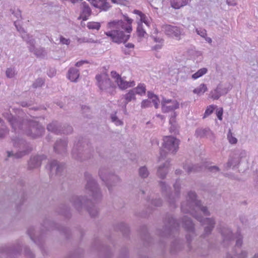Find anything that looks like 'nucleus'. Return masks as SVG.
<instances>
[{"label":"nucleus","mask_w":258,"mask_h":258,"mask_svg":"<svg viewBox=\"0 0 258 258\" xmlns=\"http://www.w3.org/2000/svg\"><path fill=\"white\" fill-rule=\"evenodd\" d=\"M116 229L120 230L123 236L127 237L130 233V229L127 225L123 222L119 223L116 227Z\"/></svg>","instance_id":"obj_39"},{"label":"nucleus","mask_w":258,"mask_h":258,"mask_svg":"<svg viewBox=\"0 0 258 258\" xmlns=\"http://www.w3.org/2000/svg\"><path fill=\"white\" fill-rule=\"evenodd\" d=\"M222 115H223V108H219L216 110V115L218 118L221 120L222 119Z\"/></svg>","instance_id":"obj_62"},{"label":"nucleus","mask_w":258,"mask_h":258,"mask_svg":"<svg viewBox=\"0 0 258 258\" xmlns=\"http://www.w3.org/2000/svg\"><path fill=\"white\" fill-rule=\"evenodd\" d=\"M181 210L183 213H189L204 227V231L201 236V238H207L211 234L216 225L215 219L214 217L204 218L199 213V212H202L205 216L211 215L208 207L203 206L202 202L197 200L195 192L192 191L188 192L186 201L181 203Z\"/></svg>","instance_id":"obj_1"},{"label":"nucleus","mask_w":258,"mask_h":258,"mask_svg":"<svg viewBox=\"0 0 258 258\" xmlns=\"http://www.w3.org/2000/svg\"><path fill=\"white\" fill-rule=\"evenodd\" d=\"M196 32H197V33L198 35H199L203 38L207 36V31L205 29H198L196 28Z\"/></svg>","instance_id":"obj_54"},{"label":"nucleus","mask_w":258,"mask_h":258,"mask_svg":"<svg viewBox=\"0 0 258 258\" xmlns=\"http://www.w3.org/2000/svg\"><path fill=\"white\" fill-rule=\"evenodd\" d=\"M208 169L211 172H217L220 171V169L217 166H211L209 167Z\"/></svg>","instance_id":"obj_64"},{"label":"nucleus","mask_w":258,"mask_h":258,"mask_svg":"<svg viewBox=\"0 0 258 258\" xmlns=\"http://www.w3.org/2000/svg\"><path fill=\"white\" fill-rule=\"evenodd\" d=\"M135 91L134 90H131L129 92L124 95V108H125L126 105L132 100L136 99Z\"/></svg>","instance_id":"obj_38"},{"label":"nucleus","mask_w":258,"mask_h":258,"mask_svg":"<svg viewBox=\"0 0 258 258\" xmlns=\"http://www.w3.org/2000/svg\"><path fill=\"white\" fill-rule=\"evenodd\" d=\"M215 108V106L213 105H210L209 107H208L205 111L203 118H205L211 114L213 112Z\"/></svg>","instance_id":"obj_53"},{"label":"nucleus","mask_w":258,"mask_h":258,"mask_svg":"<svg viewBox=\"0 0 258 258\" xmlns=\"http://www.w3.org/2000/svg\"><path fill=\"white\" fill-rule=\"evenodd\" d=\"M182 223V227L185 231L189 233L186 235V239L187 241V250L189 252H195L198 255L201 256H206L208 254L207 249L208 246L203 247L192 246L191 242L194 236H196L195 224L190 218L186 216H183L180 219Z\"/></svg>","instance_id":"obj_5"},{"label":"nucleus","mask_w":258,"mask_h":258,"mask_svg":"<svg viewBox=\"0 0 258 258\" xmlns=\"http://www.w3.org/2000/svg\"><path fill=\"white\" fill-rule=\"evenodd\" d=\"M139 175L142 178H147L149 175V172L146 166L141 167L139 169Z\"/></svg>","instance_id":"obj_42"},{"label":"nucleus","mask_w":258,"mask_h":258,"mask_svg":"<svg viewBox=\"0 0 258 258\" xmlns=\"http://www.w3.org/2000/svg\"><path fill=\"white\" fill-rule=\"evenodd\" d=\"M48 131L54 133L55 134H61V126L56 121H52L47 126Z\"/></svg>","instance_id":"obj_32"},{"label":"nucleus","mask_w":258,"mask_h":258,"mask_svg":"<svg viewBox=\"0 0 258 258\" xmlns=\"http://www.w3.org/2000/svg\"><path fill=\"white\" fill-rule=\"evenodd\" d=\"M57 212L58 214L63 216L66 218L69 219L71 217L70 208L65 204L61 205L58 208Z\"/></svg>","instance_id":"obj_31"},{"label":"nucleus","mask_w":258,"mask_h":258,"mask_svg":"<svg viewBox=\"0 0 258 258\" xmlns=\"http://www.w3.org/2000/svg\"><path fill=\"white\" fill-rule=\"evenodd\" d=\"M43 229L40 231H36L34 227H30L27 230V233L31 239L40 248L42 247V243L43 242V237L45 234L44 229H46V231H49L56 229L59 231L61 233L64 234L67 238H69L70 229L57 225L56 223L50 221L49 219H45L42 225Z\"/></svg>","instance_id":"obj_4"},{"label":"nucleus","mask_w":258,"mask_h":258,"mask_svg":"<svg viewBox=\"0 0 258 258\" xmlns=\"http://www.w3.org/2000/svg\"><path fill=\"white\" fill-rule=\"evenodd\" d=\"M182 248L183 240L179 238H175L171 245L170 252L172 253H175L181 250Z\"/></svg>","instance_id":"obj_29"},{"label":"nucleus","mask_w":258,"mask_h":258,"mask_svg":"<svg viewBox=\"0 0 258 258\" xmlns=\"http://www.w3.org/2000/svg\"><path fill=\"white\" fill-rule=\"evenodd\" d=\"M50 170V173L53 174L54 172L57 175H61L65 169V164L60 163L57 160H53L51 161L49 164L47 166Z\"/></svg>","instance_id":"obj_19"},{"label":"nucleus","mask_w":258,"mask_h":258,"mask_svg":"<svg viewBox=\"0 0 258 258\" xmlns=\"http://www.w3.org/2000/svg\"><path fill=\"white\" fill-rule=\"evenodd\" d=\"M170 2L173 8L178 9L186 6L188 3V0H170Z\"/></svg>","instance_id":"obj_37"},{"label":"nucleus","mask_w":258,"mask_h":258,"mask_svg":"<svg viewBox=\"0 0 258 258\" xmlns=\"http://www.w3.org/2000/svg\"><path fill=\"white\" fill-rule=\"evenodd\" d=\"M179 142L178 140L172 136L164 137L159 160L164 159L167 153L175 154L178 149Z\"/></svg>","instance_id":"obj_11"},{"label":"nucleus","mask_w":258,"mask_h":258,"mask_svg":"<svg viewBox=\"0 0 258 258\" xmlns=\"http://www.w3.org/2000/svg\"><path fill=\"white\" fill-rule=\"evenodd\" d=\"M111 76L112 78H114L115 80L116 83H117V81L119 80V78H121V76L115 71H112L111 72Z\"/></svg>","instance_id":"obj_59"},{"label":"nucleus","mask_w":258,"mask_h":258,"mask_svg":"<svg viewBox=\"0 0 258 258\" xmlns=\"http://www.w3.org/2000/svg\"><path fill=\"white\" fill-rule=\"evenodd\" d=\"M44 83V81L42 78H38L32 84V87L34 88L40 87Z\"/></svg>","instance_id":"obj_51"},{"label":"nucleus","mask_w":258,"mask_h":258,"mask_svg":"<svg viewBox=\"0 0 258 258\" xmlns=\"http://www.w3.org/2000/svg\"><path fill=\"white\" fill-rule=\"evenodd\" d=\"M6 75L7 77L8 78H12L14 77L16 75L15 69L13 68H8L6 71Z\"/></svg>","instance_id":"obj_49"},{"label":"nucleus","mask_w":258,"mask_h":258,"mask_svg":"<svg viewBox=\"0 0 258 258\" xmlns=\"http://www.w3.org/2000/svg\"><path fill=\"white\" fill-rule=\"evenodd\" d=\"M46 158V156L44 155L31 157L28 162V169H32L40 167L41 162L43 160H45Z\"/></svg>","instance_id":"obj_22"},{"label":"nucleus","mask_w":258,"mask_h":258,"mask_svg":"<svg viewBox=\"0 0 258 258\" xmlns=\"http://www.w3.org/2000/svg\"><path fill=\"white\" fill-rule=\"evenodd\" d=\"M7 133H8V130L6 127H1L0 128V139L4 138Z\"/></svg>","instance_id":"obj_56"},{"label":"nucleus","mask_w":258,"mask_h":258,"mask_svg":"<svg viewBox=\"0 0 258 258\" xmlns=\"http://www.w3.org/2000/svg\"><path fill=\"white\" fill-rule=\"evenodd\" d=\"M93 149L90 145L79 139L75 142L72 149V155L73 158L79 161H83L90 158L92 155Z\"/></svg>","instance_id":"obj_9"},{"label":"nucleus","mask_w":258,"mask_h":258,"mask_svg":"<svg viewBox=\"0 0 258 258\" xmlns=\"http://www.w3.org/2000/svg\"><path fill=\"white\" fill-rule=\"evenodd\" d=\"M93 246L100 251V258H111L112 253L110 248L103 245L99 239L95 240Z\"/></svg>","instance_id":"obj_18"},{"label":"nucleus","mask_w":258,"mask_h":258,"mask_svg":"<svg viewBox=\"0 0 258 258\" xmlns=\"http://www.w3.org/2000/svg\"><path fill=\"white\" fill-rule=\"evenodd\" d=\"M124 18L127 23L122 20H114L108 23V27L111 30L105 32V34L110 37L112 41L115 43H125L130 37L129 34H124V31L127 33L132 32L131 24L133 20L126 16H124Z\"/></svg>","instance_id":"obj_3"},{"label":"nucleus","mask_w":258,"mask_h":258,"mask_svg":"<svg viewBox=\"0 0 258 258\" xmlns=\"http://www.w3.org/2000/svg\"><path fill=\"white\" fill-rule=\"evenodd\" d=\"M37 57H44L46 55V52L44 48H36L34 52Z\"/></svg>","instance_id":"obj_44"},{"label":"nucleus","mask_w":258,"mask_h":258,"mask_svg":"<svg viewBox=\"0 0 258 258\" xmlns=\"http://www.w3.org/2000/svg\"><path fill=\"white\" fill-rule=\"evenodd\" d=\"M81 9V14L79 17V19H82L83 21H86L92 13V11L89 6V4L85 2L82 3Z\"/></svg>","instance_id":"obj_25"},{"label":"nucleus","mask_w":258,"mask_h":258,"mask_svg":"<svg viewBox=\"0 0 258 258\" xmlns=\"http://www.w3.org/2000/svg\"><path fill=\"white\" fill-rule=\"evenodd\" d=\"M84 177L86 181L85 189L87 192L92 197L94 201H100L102 196L97 181L88 172H85Z\"/></svg>","instance_id":"obj_10"},{"label":"nucleus","mask_w":258,"mask_h":258,"mask_svg":"<svg viewBox=\"0 0 258 258\" xmlns=\"http://www.w3.org/2000/svg\"><path fill=\"white\" fill-rule=\"evenodd\" d=\"M227 139L228 140L229 142L231 144H235L237 142V139L233 136L231 129L229 130L227 134Z\"/></svg>","instance_id":"obj_46"},{"label":"nucleus","mask_w":258,"mask_h":258,"mask_svg":"<svg viewBox=\"0 0 258 258\" xmlns=\"http://www.w3.org/2000/svg\"><path fill=\"white\" fill-rule=\"evenodd\" d=\"M228 90L226 88H223L222 85L219 84L216 88L210 92L211 97L214 99H218L221 96L226 94L228 93Z\"/></svg>","instance_id":"obj_24"},{"label":"nucleus","mask_w":258,"mask_h":258,"mask_svg":"<svg viewBox=\"0 0 258 258\" xmlns=\"http://www.w3.org/2000/svg\"><path fill=\"white\" fill-rule=\"evenodd\" d=\"M100 24L98 22H91L87 24V27L89 29L99 30L100 28Z\"/></svg>","instance_id":"obj_47"},{"label":"nucleus","mask_w":258,"mask_h":258,"mask_svg":"<svg viewBox=\"0 0 258 258\" xmlns=\"http://www.w3.org/2000/svg\"><path fill=\"white\" fill-rule=\"evenodd\" d=\"M68 142L64 139L57 140L54 145L53 149L57 154H63L67 152Z\"/></svg>","instance_id":"obj_23"},{"label":"nucleus","mask_w":258,"mask_h":258,"mask_svg":"<svg viewBox=\"0 0 258 258\" xmlns=\"http://www.w3.org/2000/svg\"><path fill=\"white\" fill-rule=\"evenodd\" d=\"M111 121L114 122L116 125H120L123 124V122L119 119L116 115V113L111 114L110 115Z\"/></svg>","instance_id":"obj_50"},{"label":"nucleus","mask_w":258,"mask_h":258,"mask_svg":"<svg viewBox=\"0 0 258 258\" xmlns=\"http://www.w3.org/2000/svg\"><path fill=\"white\" fill-rule=\"evenodd\" d=\"M164 226L162 229L157 230V234L162 238L169 237H175L178 234L179 223L172 215H166L164 221Z\"/></svg>","instance_id":"obj_8"},{"label":"nucleus","mask_w":258,"mask_h":258,"mask_svg":"<svg viewBox=\"0 0 258 258\" xmlns=\"http://www.w3.org/2000/svg\"><path fill=\"white\" fill-rule=\"evenodd\" d=\"M162 30L166 35L169 37L175 38L179 40L182 34L183 29L176 26L171 25H164L162 26Z\"/></svg>","instance_id":"obj_15"},{"label":"nucleus","mask_w":258,"mask_h":258,"mask_svg":"<svg viewBox=\"0 0 258 258\" xmlns=\"http://www.w3.org/2000/svg\"><path fill=\"white\" fill-rule=\"evenodd\" d=\"M70 201L78 212L81 213L87 211L92 217H95L97 215L98 209L93 205L91 201L87 199L86 197L74 195L70 198Z\"/></svg>","instance_id":"obj_6"},{"label":"nucleus","mask_w":258,"mask_h":258,"mask_svg":"<svg viewBox=\"0 0 258 258\" xmlns=\"http://www.w3.org/2000/svg\"><path fill=\"white\" fill-rule=\"evenodd\" d=\"M207 90V87L205 84H201L199 87L195 89L193 92L198 95L203 94Z\"/></svg>","instance_id":"obj_41"},{"label":"nucleus","mask_w":258,"mask_h":258,"mask_svg":"<svg viewBox=\"0 0 258 258\" xmlns=\"http://www.w3.org/2000/svg\"><path fill=\"white\" fill-rule=\"evenodd\" d=\"M13 146L17 148H19L20 151L16 153L13 151H8V157H14L15 158H20L23 156L29 154L32 151V148L23 139L18 137L13 138L12 139Z\"/></svg>","instance_id":"obj_12"},{"label":"nucleus","mask_w":258,"mask_h":258,"mask_svg":"<svg viewBox=\"0 0 258 258\" xmlns=\"http://www.w3.org/2000/svg\"><path fill=\"white\" fill-rule=\"evenodd\" d=\"M60 42L62 44L69 45L70 43L71 40L69 39H67L63 36H61L60 37Z\"/></svg>","instance_id":"obj_63"},{"label":"nucleus","mask_w":258,"mask_h":258,"mask_svg":"<svg viewBox=\"0 0 258 258\" xmlns=\"http://www.w3.org/2000/svg\"><path fill=\"white\" fill-rule=\"evenodd\" d=\"M24 251H25V254L27 256H28L30 258L34 257V254L33 253V252L31 251V250L29 248L25 247L24 248Z\"/></svg>","instance_id":"obj_58"},{"label":"nucleus","mask_w":258,"mask_h":258,"mask_svg":"<svg viewBox=\"0 0 258 258\" xmlns=\"http://www.w3.org/2000/svg\"><path fill=\"white\" fill-rule=\"evenodd\" d=\"M159 184L161 187V191L162 196L168 202L170 206L175 208L176 202L179 199L180 191V183L179 179H177L173 184L174 189V193L171 192V187L165 181H160Z\"/></svg>","instance_id":"obj_7"},{"label":"nucleus","mask_w":258,"mask_h":258,"mask_svg":"<svg viewBox=\"0 0 258 258\" xmlns=\"http://www.w3.org/2000/svg\"><path fill=\"white\" fill-rule=\"evenodd\" d=\"M208 72V70L206 68H202L200 70H199L196 73L192 74L191 75V78L194 80L197 79L205 74H206Z\"/></svg>","instance_id":"obj_40"},{"label":"nucleus","mask_w":258,"mask_h":258,"mask_svg":"<svg viewBox=\"0 0 258 258\" xmlns=\"http://www.w3.org/2000/svg\"><path fill=\"white\" fill-rule=\"evenodd\" d=\"M128 256V251L126 248H122L120 252L119 258H127Z\"/></svg>","instance_id":"obj_57"},{"label":"nucleus","mask_w":258,"mask_h":258,"mask_svg":"<svg viewBox=\"0 0 258 258\" xmlns=\"http://www.w3.org/2000/svg\"><path fill=\"white\" fill-rule=\"evenodd\" d=\"M121 1L122 0H91V3L95 8L103 11H107L111 7V3L118 4H120Z\"/></svg>","instance_id":"obj_17"},{"label":"nucleus","mask_w":258,"mask_h":258,"mask_svg":"<svg viewBox=\"0 0 258 258\" xmlns=\"http://www.w3.org/2000/svg\"><path fill=\"white\" fill-rule=\"evenodd\" d=\"M183 168L188 173L199 172L203 169L202 166H199L197 164L194 165L188 162H186L183 164Z\"/></svg>","instance_id":"obj_28"},{"label":"nucleus","mask_w":258,"mask_h":258,"mask_svg":"<svg viewBox=\"0 0 258 258\" xmlns=\"http://www.w3.org/2000/svg\"><path fill=\"white\" fill-rule=\"evenodd\" d=\"M169 162L167 161L163 165L158 167L157 175L160 178L164 179L166 177L168 172Z\"/></svg>","instance_id":"obj_30"},{"label":"nucleus","mask_w":258,"mask_h":258,"mask_svg":"<svg viewBox=\"0 0 258 258\" xmlns=\"http://www.w3.org/2000/svg\"><path fill=\"white\" fill-rule=\"evenodd\" d=\"M140 233L144 245L145 246L149 245L152 243L153 239L148 234L146 226L144 225L140 228Z\"/></svg>","instance_id":"obj_26"},{"label":"nucleus","mask_w":258,"mask_h":258,"mask_svg":"<svg viewBox=\"0 0 258 258\" xmlns=\"http://www.w3.org/2000/svg\"><path fill=\"white\" fill-rule=\"evenodd\" d=\"M148 202L151 204L152 206L156 207L161 206L162 204V201L160 198L152 199L151 201L150 199H148Z\"/></svg>","instance_id":"obj_45"},{"label":"nucleus","mask_w":258,"mask_h":258,"mask_svg":"<svg viewBox=\"0 0 258 258\" xmlns=\"http://www.w3.org/2000/svg\"><path fill=\"white\" fill-rule=\"evenodd\" d=\"M1 253H5L8 256L17 255L22 251V245L20 243H17L16 245L11 247L5 246L0 250Z\"/></svg>","instance_id":"obj_21"},{"label":"nucleus","mask_w":258,"mask_h":258,"mask_svg":"<svg viewBox=\"0 0 258 258\" xmlns=\"http://www.w3.org/2000/svg\"><path fill=\"white\" fill-rule=\"evenodd\" d=\"M137 32L139 37H144L146 32L143 29L142 24H138Z\"/></svg>","instance_id":"obj_52"},{"label":"nucleus","mask_w":258,"mask_h":258,"mask_svg":"<svg viewBox=\"0 0 258 258\" xmlns=\"http://www.w3.org/2000/svg\"><path fill=\"white\" fill-rule=\"evenodd\" d=\"M80 76L79 70L75 68H71L68 71L69 79L72 81L76 82Z\"/></svg>","instance_id":"obj_36"},{"label":"nucleus","mask_w":258,"mask_h":258,"mask_svg":"<svg viewBox=\"0 0 258 258\" xmlns=\"http://www.w3.org/2000/svg\"><path fill=\"white\" fill-rule=\"evenodd\" d=\"M98 174L100 179L105 183L110 192L111 191V187L120 180L118 176L109 172L108 169L105 167H101Z\"/></svg>","instance_id":"obj_14"},{"label":"nucleus","mask_w":258,"mask_h":258,"mask_svg":"<svg viewBox=\"0 0 258 258\" xmlns=\"http://www.w3.org/2000/svg\"><path fill=\"white\" fill-rule=\"evenodd\" d=\"M174 100H171V99H167L165 98H163L161 102V107L163 106V105H168L169 104H173V102Z\"/></svg>","instance_id":"obj_55"},{"label":"nucleus","mask_w":258,"mask_h":258,"mask_svg":"<svg viewBox=\"0 0 258 258\" xmlns=\"http://www.w3.org/2000/svg\"><path fill=\"white\" fill-rule=\"evenodd\" d=\"M179 103L177 100H174L173 104H169L168 105H163L161 107L162 111L164 113L169 112L172 111L179 108Z\"/></svg>","instance_id":"obj_35"},{"label":"nucleus","mask_w":258,"mask_h":258,"mask_svg":"<svg viewBox=\"0 0 258 258\" xmlns=\"http://www.w3.org/2000/svg\"><path fill=\"white\" fill-rule=\"evenodd\" d=\"M3 116L7 119L16 132L21 131L32 139L39 138L44 134V128L37 121L27 120L22 117L14 116L9 111L4 112Z\"/></svg>","instance_id":"obj_2"},{"label":"nucleus","mask_w":258,"mask_h":258,"mask_svg":"<svg viewBox=\"0 0 258 258\" xmlns=\"http://www.w3.org/2000/svg\"><path fill=\"white\" fill-rule=\"evenodd\" d=\"M196 135L200 138L206 137L211 140H214V135L212 132L209 128H198L196 131Z\"/></svg>","instance_id":"obj_27"},{"label":"nucleus","mask_w":258,"mask_h":258,"mask_svg":"<svg viewBox=\"0 0 258 258\" xmlns=\"http://www.w3.org/2000/svg\"><path fill=\"white\" fill-rule=\"evenodd\" d=\"M151 101L148 99L144 100L141 103V107L146 108L151 106Z\"/></svg>","instance_id":"obj_60"},{"label":"nucleus","mask_w":258,"mask_h":258,"mask_svg":"<svg viewBox=\"0 0 258 258\" xmlns=\"http://www.w3.org/2000/svg\"><path fill=\"white\" fill-rule=\"evenodd\" d=\"M25 40L27 42V44L30 45H34L35 44V40L32 37H29L28 36V38L27 39H25Z\"/></svg>","instance_id":"obj_61"},{"label":"nucleus","mask_w":258,"mask_h":258,"mask_svg":"<svg viewBox=\"0 0 258 258\" xmlns=\"http://www.w3.org/2000/svg\"><path fill=\"white\" fill-rule=\"evenodd\" d=\"M175 117L176 114L175 112H174L171 115L169 120V123L170 124V127L169 128L170 132L174 134H176L178 132L179 128V126L176 123Z\"/></svg>","instance_id":"obj_33"},{"label":"nucleus","mask_w":258,"mask_h":258,"mask_svg":"<svg viewBox=\"0 0 258 258\" xmlns=\"http://www.w3.org/2000/svg\"><path fill=\"white\" fill-rule=\"evenodd\" d=\"M116 83L118 87L121 90H124L135 85L134 81H126L123 78H119V80L117 81Z\"/></svg>","instance_id":"obj_34"},{"label":"nucleus","mask_w":258,"mask_h":258,"mask_svg":"<svg viewBox=\"0 0 258 258\" xmlns=\"http://www.w3.org/2000/svg\"><path fill=\"white\" fill-rule=\"evenodd\" d=\"M95 79L97 81L96 85L101 91L111 95L114 93L115 85L111 81L107 74H98L96 76Z\"/></svg>","instance_id":"obj_13"},{"label":"nucleus","mask_w":258,"mask_h":258,"mask_svg":"<svg viewBox=\"0 0 258 258\" xmlns=\"http://www.w3.org/2000/svg\"><path fill=\"white\" fill-rule=\"evenodd\" d=\"M61 134H69L72 133L73 132V127L68 124H65L63 126V127L61 126Z\"/></svg>","instance_id":"obj_48"},{"label":"nucleus","mask_w":258,"mask_h":258,"mask_svg":"<svg viewBox=\"0 0 258 258\" xmlns=\"http://www.w3.org/2000/svg\"><path fill=\"white\" fill-rule=\"evenodd\" d=\"M220 232L223 238L224 245L226 246L232 240L234 236L230 229L226 227H222L221 228Z\"/></svg>","instance_id":"obj_20"},{"label":"nucleus","mask_w":258,"mask_h":258,"mask_svg":"<svg viewBox=\"0 0 258 258\" xmlns=\"http://www.w3.org/2000/svg\"><path fill=\"white\" fill-rule=\"evenodd\" d=\"M242 238L240 235L237 237L235 247L234 248L232 253L227 255V258H246L247 256V252L246 250H240L239 252L236 249L237 248H240L242 245Z\"/></svg>","instance_id":"obj_16"},{"label":"nucleus","mask_w":258,"mask_h":258,"mask_svg":"<svg viewBox=\"0 0 258 258\" xmlns=\"http://www.w3.org/2000/svg\"><path fill=\"white\" fill-rule=\"evenodd\" d=\"M133 90L135 91V94L142 95L146 92V87L144 84H140Z\"/></svg>","instance_id":"obj_43"}]
</instances>
